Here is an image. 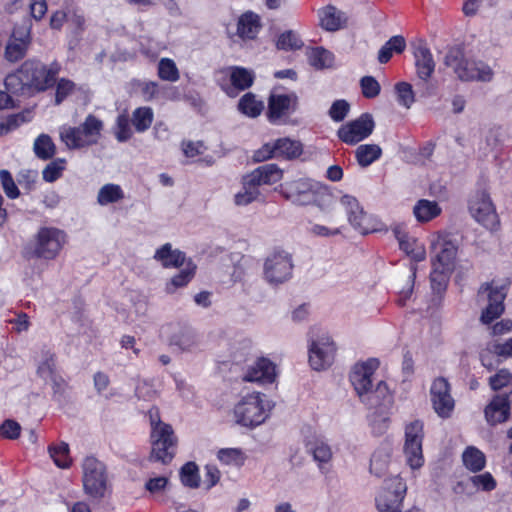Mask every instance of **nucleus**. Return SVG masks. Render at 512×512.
Listing matches in <instances>:
<instances>
[{"label": "nucleus", "instance_id": "nucleus-46", "mask_svg": "<svg viewBox=\"0 0 512 512\" xmlns=\"http://www.w3.org/2000/svg\"><path fill=\"white\" fill-rule=\"evenodd\" d=\"M218 459L226 465L240 466L244 462V454L238 448H224L218 451Z\"/></svg>", "mask_w": 512, "mask_h": 512}, {"label": "nucleus", "instance_id": "nucleus-40", "mask_svg": "<svg viewBox=\"0 0 512 512\" xmlns=\"http://www.w3.org/2000/svg\"><path fill=\"white\" fill-rule=\"evenodd\" d=\"M309 63L317 68L324 69L332 66L334 56L331 52L323 47H317L310 50L308 54Z\"/></svg>", "mask_w": 512, "mask_h": 512}, {"label": "nucleus", "instance_id": "nucleus-63", "mask_svg": "<svg viewBox=\"0 0 512 512\" xmlns=\"http://www.w3.org/2000/svg\"><path fill=\"white\" fill-rule=\"evenodd\" d=\"M74 83L68 79H60L56 87V103L60 104L74 89Z\"/></svg>", "mask_w": 512, "mask_h": 512}, {"label": "nucleus", "instance_id": "nucleus-49", "mask_svg": "<svg viewBox=\"0 0 512 512\" xmlns=\"http://www.w3.org/2000/svg\"><path fill=\"white\" fill-rule=\"evenodd\" d=\"M303 46L301 39L293 32L286 31L282 33L277 41V48L283 50H296Z\"/></svg>", "mask_w": 512, "mask_h": 512}, {"label": "nucleus", "instance_id": "nucleus-29", "mask_svg": "<svg viewBox=\"0 0 512 512\" xmlns=\"http://www.w3.org/2000/svg\"><path fill=\"white\" fill-rule=\"evenodd\" d=\"M155 259L160 261L165 268L181 267L185 263V254L180 250H172L169 243L164 244L155 253Z\"/></svg>", "mask_w": 512, "mask_h": 512}, {"label": "nucleus", "instance_id": "nucleus-3", "mask_svg": "<svg viewBox=\"0 0 512 512\" xmlns=\"http://www.w3.org/2000/svg\"><path fill=\"white\" fill-rule=\"evenodd\" d=\"M434 256L432 258L433 270L430 275L432 283L439 285L445 283L447 275L455 267V259L458 251L457 244L448 233H438L433 244Z\"/></svg>", "mask_w": 512, "mask_h": 512}, {"label": "nucleus", "instance_id": "nucleus-4", "mask_svg": "<svg viewBox=\"0 0 512 512\" xmlns=\"http://www.w3.org/2000/svg\"><path fill=\"white\" fill-rule=\"evenodd\" d=\"M103 130V122L89 114L78 127L63 126L60 138L69 149H81L96 144Z\"/></svg>", "mask_w": 512, "mask_h": 512}, {"label": "nucleus", "instance_id": "nucleus-50", "mask_svg": "<svg viewBox=\"0 0 512 512\" xmlns=\"http://www.w3.org/2000/svg\"><path fill=\"white\" fill-rule=\"evenodd\" d=\"M0 182L6 196L10 199H16L20 195V191L8 170L0 171Z\"/></svg>", "mask_w": 512, "mask_h": 512}, {"label": "nucleus", "instance_id": "nucleus-38", "mask_svg": "<svg viewBox=\"0 0 512 512\" xmlns=\"http://www.w3.org/2000/svg\"><path fill=\"white\" fill-rule=\"evenodd\" d=\"M33 150L39 159L48 160L55 155L56 147L49 135L41 134L35 139Z\"/></svg>", "mask_w": 512, "mask_h": 512}, {"label": "nucleus", "instance_id": "nucleus-23", "mask_svg": "<svg viewBox=\"0 0 512 512\" xmlns=\"http://www.w3.org/2000/svg\"><path fill=\"white\" fill-rule=\"evenodd\" d=\"M276 376L275 364L269 359L262 357L248 369L243 380L247 382L272 383L275 381Z\"/></svg>", "mask_w": 512, "mask_h": 512}, {"label": "nucleus", "instance_id": "nucleus-45", "mask_svg": "<svg viewBox=\"0 0 512 512\" xmlns=\"http://www.w3.org/2000/svg\"><path fill=\"white\" fill-rule=\"evenodd\" d=\"M180 477L183 485L187 487L197 488L199 486L198 467L194 462H188L181 468Z\"/></svg>", "mask_w": 512, "mask_h": 512}, {"label": "nucleus", "instance_id": "nucleus-28", "mask_svg": "<svg viewBox=\"0 0 512 512\" xmlns=\"http://www.w3.org/2000/svg\"><path fill=\"white\" fill-rule=\"evenodd\" d=\"M442 212L436 201L420 199L413 208V214L420 223H427L438 217Z\"/></svg>", "mask_w": 512, "mask_h": 512}, {"label": "nucleus", "instance_id": "nucleus-17", "mask_svg": "<svg viewBox=\"0 0 512 512\" xmlns=\"http://www.w3.org/2000/svg\"><path fill=\"white\" fill-rule=\"evenodd\" d=\"M221 73L229 76L230 83L223 79L219 80V85L232 98L236 97L239 92L250 88L255 79V75L251 70L238 66L222 70Z\"/></svg>", "mask_w": 512, "mask_h": 512}, {"label": "nucleus", "instance_id": "nucleus-33", "mask_svg": "<svg viewBox=\"0 0 512 512\" xmlns=\"http://www.w3.org/2000/svg\"><path fill=\"white\" fill-rule=\"evenodd\" d=\"M58 373L55 354L50 350H42L37 366V375L44 381Z\"/></svg>", "mask_w": 512, "mask_h": 512}, {"label": "nucleus", "instance_id": "nucleus-20", "mask_svg": "<svg viewBox=\"0 0 512 512\" xmlns=\"http://www.w3.org/2000/svg\"><path fill=\"white\" fill-rule=\"evenodd\" d=\"M335 355V346L328 338L322 341H313L310 347L309 362L314 370L329 367Z\"/></svg>", "mask_w": 512, "mask_h": 512}, {"label": "nucleus", "instance_id": "nucleus-15", "mask_svg": "<svg viewBox=\"0 0 512 512\" xmlns=\"http://www.w3.org/2000/svg\"><path fill=\"white\" fill-rule=\"evenodd\" d=\"M406 441L404 452L407 462L411 468L417 469L423 465L422 439L423 424L420 421H414L406 427Z\"/></svg>", "mask_w": 512, "mask_h": 512}, {"label": "nucleus", "instance_id": "nucleus-18", "mask_svg": "<svg viewBox=\"0 0 512 512\" xmlns=\"http://www.w3.org/2000/svg\"><path fill=\"white\" fill-rule=\"evenodd\" d=\"M298 97L296 94H271L268 100L267 117L271 122H276L296 111Z\"/></svg>", "mask_w": 512, "mask_h": 512}, {"label": "nucleus", "instance_id": "nucleus-30", "mask_svg": "<svg viewBox=\"0 0 512 512\" xmlns=\"http://www.w3.org/2000/svg\"><path fill=\"white\" fill-rule=\"evenodd\" d=\"M125 199V192L121 186L113 183L103 185L97 194V204L106 207L117 204Z\"/></svg>", "mask_w": 512, "mask_h": 512}, {"label": "nucleus", "instance_id": "nucleus-12", "mask_svg": "<svg viewBox=\"0 0 512 512\" xmlns=\"http://www.w3.org/2000/svg\"><path fill=\"white\" fill-rule=\"evenodd\" d=\"M469 211L473 218L490 231H497L500 220L494 204L485 192L477 193L469 203Z\"/></svg>", "mask_w": 512, "mask_h": 512}, {"label": "nucleus", "instance_id": "nucleus-41", "mask_svg": "<svg viewBox=\"0 0 512 512\" xmlns=\"http://www.w3.org/2000/svg\"><path fill=\"white\" fill-rule=\"evenodd\" d=\"M307 451L313 455L315 461L319 464L327 463L332 458V451L330 447L320 440L308 442L306 445Z\"/></svg>", "mask_w": 512, "mask_h": 512}, {"label": "nucleus", "instance_id": "nucleus-54", "mask_svg": "<svg viewBox=\"0 0 512 512\" xmlns=\"http://www.w3.org/2000/svg\"><path fill=\"white\" fill-rule=\"evenodd\" d=\"M395 89L399 103L409 108L415 101L412 86L407 82H400L396 84Z\"/></svg>", "mask_w": 512, "mask_h": 512}, {"label": "nucleus", "instance_id": "nucleus-9", "mask_svg": "<svg viewBox=\"0 0 512 512\" xmlns=\"http://www.w3.org/2000/svg\"><path fill=\"white\" fill-rule=\"evenodd\" d=\"M238 424L255 427L263 423L267 417L260 393H252L243 397L234 408Z\"/></svg>", "mask_w": 512, "mask_h": 512}, {"label": "nucleus", "instance_id": "nucleus-53", "mask_svg": "<svg viewBox=\"0 0 512 512\" xmlns=\"http://www.w3.org/2000/svg\"><path fill=\"white\" fill-rule=\"evenodd\" d=\"M64 164L65 160L63 159H57L49 163L42 172L43 179L49 183L56 181L64 170Z\"/></svg>", "mask_w": 512, "mask_h": 512}, {"label": "nucleus", "instance_id": "nucleus-11", "mask_svg": "<svg viewBox=\"0 0 512 512\" xmlns=\"http://www.w3.org/2000/svg\"><path fill=\"white\" fill-rule=\"evenodd\" d=\"M406 491L407 486L402 478L398 476L390 478L376 498L377 510L379 512H401V504Z\"/></svg>", "mask_w": 512, "mask_h": 512}, {"label": "nucleus", "instance_id": "nucleus-61", "mask_svg": "<svg viewBox=\"0 0 512 512\" xmlns=\"http://www.w3.org/2000/svg\"><path fill=\"white\" fill-rule=\"evenodd\" d=\"M271 158H276V142L264 144L253 155L255 162H263Z\"/></svg>", "mask_w": 512, "mask_h": 512}, {"label": "nucleus", "instance_id": "nucleus-43", "mask_svg": "<svg viewBox=\"0 0 512 512\" xmlns=\"http://www.w3.org/2000/svg\"><path fill=\"white\" fill-rule=\"evenodd\" d=\"M158 76L169 82H176L180 78L179 70L175 62L169 58H162L158 63Z\"/></svg>", "mask_w": 512, "mask_h": 512}, {"label": "nucleus", "instance_id": "nucleus-27", "mask_svg": "<svg viewBox=\"0 0 512 512\" xmlns=\"http://www.w3.org/2000/svg\"><path fill=\"white\" fill-rule=\"evenodd\" d=\"M261 28L260 18L253 12L244 13L237 23V34L242 39H254Z\"/></svg>", "mask_w": 512, "mask_h": 512}, {"label": "nucleus", "instance_id": "nucleus-44", "mask_svg": "<svg viewBox=\"0 0 512 512\" xmlns=\"http://www.w3.org/2000/svg\"><path fill=\"white\" fill-rule=\"evenodd\" d=\"M310 190L309 185L302 180H295L282 186L283 195L290 200L296 201Z\"/></svg>", "mask_w": 512, "mask_h": 512}, {"label": "nucleus", "instance_id": "nucleus-35", "mask_svg": "<svg viewBox=\"0 0 512 512\" xmlns=\"http://www.w3.org/2000/svg\"><path fill=\"white\" fill-rule=\"evenodd\" d=\"M264 109L262 101L257 100L253 93L244 94L238 102V110L251 118L259 116Z\"/></svg>", "mask_w": 512, "mask_h": 512}, {"label": "nucleus", "instance_id": "nucleus-55", "mask_svg": "<svg viewBox=\"0 0 512 512\" xmlns=\"http://www.w3.org/2000/svg\"><path fill=\"white\" fill-rule=\"evenodd\" d=\"M67 22L77 30L82 31L84 29L85 17L81 9L75 6L72 2H67Z\"/></svg>", "mask_w": 512, "mask_h": 512}, {"label": "nucleus", "instance_id": "nucleus-6", "mask_svg": "<svg viewBox=\"0 0 512 512\" xmlns=\"http://www.w3.org/2000/svg\"><path fill=\"white\" fill-rule=\"evenodd\" d=\"M445 65L453 68L460 80L490 81L493 72L487 65L464 58L460 50H450L445 56Z\"/></svg>", "mask_w": 512, "mask_h": 512}, {"label": "nucleus", "instance_id": "nucleus-59", "mask_svg": "<svg viewBox=\"0 0 512 512\" xmlns=\"http://www.w3.org/2000/svg\"><path fill=\"white\" fill-rule=\"evenodd\" d=\"M489 349L499 358L512 357V337L504 343L493 341L489 343Z\"/></svg>", "mask_w": 512, "mask_h": 512}, {"label": "nucleus", "instance_id": "nucleus-47", "mask_svg": "<svg viewBox=\"0 0 512 512\" xmlns=\"http://www.w3.org/2000/svg\"><path fill=\"white\" fill-rule=\"evenodd\" d=\"M488 383L493 391H499L512 383V373L510 370L502 368L489 378Z\"/></svg>", "mask_w": 512, "mask_h": 512}, {"label": "nucleus", "instance_id": "nucleus-51", "mask_svg": "<svg viewBox=\"0 0 512 512\" xmlns=\"http://www.w3.org/2000/svg\"><path fill=\"white\" fill-rule=\"evenodd\" d=\"M28 121L26 119V114L18 113L11 114L6 117V119L0 122V136L8 134L9 132L17 129L20 125Z\"/></svg>", "mask_w": 512, "mask_h": 512}, {"label": "nucleus", "instance_id": "nucleus-42", "mask_svg": "<svg viewBox=\"0 0 512 512\" xmlns=\"http://www.w3.org/2000/svg\"><path fill=\"white\" fill-rule=\"evenodd\" d=\"M48 450L50 457L59 468H68L70 466L71 458L69 456L68 444L62 442L58 445L50 446Z\"/></svg>", "mask_w": 512, "mask_h": 512}, {"label": "nucleus", "instance_id": "nucleus-64", "mask_svg": "<svg viewBox=\"0 0 512 512\" xmlns=\"http://www.w3.org/2000/svg\"><path fill=\"white\" fill-rule=\"evenodd\" d=\"M37 172L33 170H23L18 174L17 181L21 187L26 190H32L37 180Z\"/></svg>", "mask_w": 512, "mask_h": 512}, {"label": "nucleus", "instance_id": "nucleus-60", "mask_svg": "<svg viewBox=\"0 0 512 512\" xmlns=\"http://www.w3.org/2000/svg\"><path fill=\"white\" fill-rule=\"evenodd\" d=\"M20 432V424L11 419L5 420L0 426V435L7 439H17Z\"/></svg>", "mask_w": 512, "mask_h": 512}, {"label": "nucleus", "instance_id": "nucleus-2", "mask_svg": "<svg viewBox=\"0 0 512 512\" xmlns=\"http://www.w3.org/2000/svg\"><path fill=\"white\" fill-rule=\"evenodd\" d=\"M379 367V361L371 358L361 364H356L350 375V381L360 397L367 396V402L376 406L384 401H390V394L385 382L380 381L375 390L372 389V375Z\"/></svg>", "mask_w": 512, "mask_h": 512}, {"label": "nucleus", "instance_id": "nucleus-5", "mask_svg": "<svg viewBox=\"0 0 512 512\" xmlns=\"http://www.w3.org/2000/svg\"><path fill=\"white\" fill-rule=\"evenodd\" d=\"M506 296V285H498L494 280L481 284L476 301L479 305H485L480 316L483 324H491L504 313Z\"/></svg>", "mask_w": 512, "mask_h": 512}, {"label": "nucleus", "instance_id": "nucleus-58", "mask_svg": "<svg viewBox=\"0 0 512 512\" xmlns=\"http://www.w3.org/2000/svg\"><path fill=\"white\" fill-rule=\"evenodd\" d=\"M470 480L474 486L484 491H492L496 488V480L489 472L472 476Z\"/></svg>", "mask_w": 512, "mask_h": 512}, {"label": "nucleus", "instance_id": "nucleus-14", "mask_svg": "<svg viewBox=\"0 0 512 512\" xmlns=\"http://www.w3.org/2000/svg\"><path fill=\"white\" fill-rule=\"evenodd\" d=\"M432 407L441 418H449L455 407V400L451 395V385L444 377L433 380L430 388Z\"/></svg>", "mask_w": 512, "mask_h": 512}, {"label": "nucleus", "instance_id": "nucleus-32", "mask_svg": "<svg viewBox=\"0 0 512 512\" xmlns=\"http://www.w3.org/2000/svg\"><path fill=\"white\" fill-rule=\"evenodd\" d=\"M464 466L471 472L481 471L486 464V457L483 452L474 446L467 447L462 454Z\"/></svg>", "mask_w": 512, "mask_h": 512}, {"label": "nucleus", "instance_id": "nucleus-1", "mask_svg": "<svg viewBox=\"0 0 512 512\" xmlns=\"http://www.w3.org/2000/svg\"><path fill=\"white\" fill-rule=\"evenodd\" d=\"M59 70L60 65L56 62L46 66L37 60H27L15 72L6 76L5 87L17 95L45 91L55 84Z\"/></svg>", "mask_w": 512, "mask_h": 512}, {"label": "nucleus", "instance_id": "nucleus-48", "mask_svg": "<svg viewBox=\"0 0 512 512\" xmlns=\"http://www.w3.org/2000/svg\"><path fill=\"white\" fill-rule=\"evenodd\" d=\"M390 453L388 451H376L371 458L370 470L377 476H381L387 470Z\"/></svg>", "mask_w": 512, "mask_h": 512}, {"label": "nucleus", "instance_id": "nucleus-56", "mask_svg": "<svg viewBox=\"0 0 512 512\" xmlns=\"http://www.w3.org/2000/svg\"><path fill=\"white\" fill-rule=\"evenodd\" d=\"M363 96L371 99L375 98L380 93V84L372 76H364L360 81Z\"/></svg>", "mask_w": 512, "mask_h": 512}, {"label": "nucleus", "instance_id": "nucleus-37", "mask_svg": "<svg viewBox=\"0 0 512 512\" xmlns=\"http://www.w3.org/2000/svg\"><path fill=\"white\" fill-rule=\"evenodd\" d=\"M153 118V110L150 107H139L130 117V123L137 132H144L150 128Z\"/></svg>", "mask_w": 512, "mask_h": 512}, {"label": "nucleus", "instance_id": "nucleus-24", "mask_svg": "<svg viewBox=\"0 0 512 512\" xmlns=\"http://www.w3.org/2000/svg\"><path fill=\"white\" fill-rule=\"evenodd\" d=\"M320 26L327 31H337L346 27L347 15L333 5H327L318 11Z\"/></svg>", "mask_w": 512, "mask_h": 512}, {"label": "nucleus", "instance_id": "nucleus-19", "mask_svg": "<svg viewBox=\"0 0 512 512\" xmlns=\"http://www.w3.org/2000/svg\"><path fill=\"white\" fill-rule=\"evenodd\" d=\"M340 204L345 209L350 224L361 234L374 231V229L369 226L370 217L363 211L355 197L344 195L340 199Z\"/></svg>", "mask_w": 512, "mask_h": 512}, {"label": "nucleus", "instance_id": "nucleus-21", "mask_svg": "<svg viewBox=\"0 0 512 512\" xmlns=\"http://www.w3.org/2000/svg\"><path fill=\"white\" fill-rule=\"evenodd\" d=\"M283 171L276 164H264L244 176V184L250 186L272 185L280 181Z\"/></svg>", "mask_w": 512, "mask_h": 512}, {"label": "nucleus", "instance_id": "nucleus-62", "mask_svg": "<svg viewBox=\"0 0 512 512\" xmlns=\"http://www.w3.org/2000/svg\"><path fill=\"white\" fill-rule=\"evenodd\" d=\"M48 381H50L52 385L53 397L57 401H61L67 388V382L59 373L49 378Z\"/></svg>", "mask_w": 512, "mask_h": 512}, {"label": "nucleus", "instance_id": "nucleus-31", "mask_svg": "<svg viewBox=\"0 0 512 512\" xmlns=\"http://www.w3.org/2000/svg\"><path fill=\"white\" fill-rule=\"evenodd\" d=\"M276 142V158L295 159L303 152L301 142L290 138H280Z\"/></svg>", "mask_w": 512, "mask_h": 512}, {"label": "nucleus", "instance_id": "nucleus-8", "mask_svg": "<svg viewBox=\"0 0 512 512\" xmlns=\"http://www.w3.org/2000/svg\"><path fill=\"white\" fill-rule=\"evenodd\" d=\"M82 469L85 492L94 498L103 497L107 490L105 465L95 457L87 456L83 461Z\"/></svg>", "mask_w": 512, "mask_h": 512}, {"label": "nucleus", "instance_id": "nucleus-52", "mask_svg": "<svg viewBox=\"0 0 512 512\" xmlns=\"http://www.w3.org/2000/svg\"><path fill=\"white\" fill-rule=\"evenodd\" d=\"M260 196L257 186H248L243 183V191L235 195V204L245 206L256 200Z\"/></svg>", "mask_w": 512, "mask_h": 512}, {"label": "nucleus", "instance_id": "nucleus-36", "mask_svg": "<svg viewBox=\"0 0 512 512\" xmlns=\"http://www.w3.org/2000/svg\"><path fill=\"white\" fill-rule=\"evenodd\" d=\"M382 149L376 144H363L357 147L355 156L361 167H367L380 158Z\"/></svg>", "mask_w": 512, "mask_h": 512}, {"label": "nucleus", "instance_id": "nucleus-10", "mask_svg": "<svg viewBox=\"0 0 512 512\" xmlns=\"http://www.w3.org/2000/svg\"><path fill=\"white\" fill-rule=\"evenodd\" d=\"M66 242V234L55 227H42L36 236L34 253L37 257L54 259Z\"/></svg>", "mask_w": 512, "mask_h": 512}, {"label": "nucleus", "instance_id": "nucleus-57", "mask_svg": "<svg viewBox=\"0 0 512 512\" xmlns=\"http://www.w3.org/2000/svg\"><path fill=\"white\" fill-rule=\"evenodd\" d=\"M350 109V105L346 100H336L329 109V116L336 122L345 119Z\"/></svg>", "mask_w": 512, "mask_h": 512}, {"label": "nucleus", "instance_id": "nucleus-25", "mask_svg": "<svg viewBox=\"0 0 512 512\" xmlns=\"http://www.w3.org/2000/svg\"><path fill=\"white\" fill-rule=\"evenodd\" d=\"M414 57L418 77L427 81L435 70V62L430 49L421 42L415 48Z\"/></svg>", "mask_w": 512, "mask_h": 512}, {"label": "nucleus", "instance_id": "nucleus-13", "mask_svg": "<svg viewBox=\"0 0 512 512\" xmlns=\"http://www.w3.org/2000/svg\"><path fill=\"white\" fill-rule=\"evenodd\" d=\"M374 126L372 116L364 113L357 119L342 125L337 131V136L348 145H356L372 134Z\"/></svg>", "mask_w": 512, "mask_h": 512}, {"label": "nucleus", "instance_id": "nucleus-7", "mask_svg": "<svg viewBox=\"0 0 512 512\" xmlns=\"http://www.w3.org/2000/svg\"><path fill=\"white\" fill-rule=\"evenodd\" d=\"M151 453L149 460L168 464L176 454L177 437L171 425H163L151 431Z\"/></svg>", "mask_w": 512, "mask_h": 512}, {"label": "nucleus", "instance_id": "nucleus-26", "mask_svg": "<svg viewBox=\"0 0 512 512\" xmlns=\"http://www.w3.org/2000/svg\"><path fill=\"white\" fill-rule=\"evenodd\" d=\"M17 33V31L13 32L12 37L6 46L5 56L10 62H16L22 59L25 56L30 43V35L28 31L21 32L19 37L17 36Z\"/></svg>", "mask_w": 512, "mask_h": 512}, {"label": "nucleus", "instance_id": "nucleus-39", "mask_svg": "<svg viewBox=\"0 0 512 512\" xmlns=\"http://www.w3.org/2000/svg\"><path fill=\"white\" fill-rule=\"evenodd\" d=\"M196 265L189 261L186 267L181 270L177 275L171 278L170 282L166 285V290L173 293L177 288L186 286L194 277Z\"/></svg>", "mask_w": 512, "mask_h": 512}, {"label": "nucleus", "instance_id": "nucleus-34", "mask_svg": "<svg viewBox=\"0 0 512 512\" xmlns=\"http://www.w3.org/2000/svg\"><path fill=\"white\" fill-rule=\"evenodd\" d=\"M405 48L406 41L404 37L401 35L393 36L379 50L378 61L382 64L387 63L391 59L393 52L400 54Z\"/></svg>", "mask_w": 512, "mask_h": 512}, {"label": "nucleus", "instance_id": "nucleus-16", "mask_svg": "<svg viewBox=\"0 0 512 512\" xmlns=\"http://www.w3.org/2000/svg\"><path fill=\"white\" fill-rule=\"evenodd\" d=\"M291 257L283 250L276 249L265 262V276L270 283H282L292 272Z\"/></svg>", "mask_w": 512, "mask_h": 512}, {"label": "nucleus", "instance_id": "nucleus-22", "mask_svg": "<svg viewBox=\"0 0 512 512\" xmlns=\"http://www.w3.org/2000/svg\"><path fill=\"white\" fill-rule=\"evenodd\" d=\"M509 394H496L485 408V418L490 425L506 422L510 417Z\"/></svg>", "mask_w": 512, "mask_h": 512}]
</instances>
